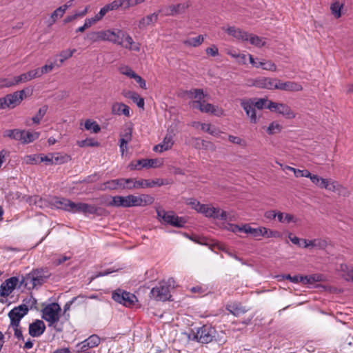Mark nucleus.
<instances>
[{"mask_svg":"<svg viewBox=\"0 0 353 353\" xmlns=\"http://www.w3.org/2000/svg\"><path fill=\"white\" fill-rule=\"evenodd\" d=\"M28 311L29 308L26 304L14 307L8 313V317L10 319V325L18 326L20 325L21 319L28 314Z\"/></svg>","mask_w":353,"mask_h":353,"instance_id":"8","label":"nucleus"},{"mask_svg":"<svg viewBox=\"0 0 353 353\" xmlns=\"http://www.w3.org/2000/svg\"><path fill=\"white\" fill-rule=\"evenodd\" d=\"M343 8V5L339 2L336 1L332 3L330 6V9L332 10V13L334 15L336 19H339L341 16V8Z\"/></svg>","mask_w":353,"mask_h":353,"instance_id":"47","label":"nucleus"},{"mask_svg":"<svg viewBox=\"0 0 353 353\" xmlns=\"http://www.w3.org/2000/svg\"><path fill=\"white\" fill-rule=\"evenodd\" d=\"M161 165V162L157 159H141L132 161L128 168L131 170H140L143 168H158Z\"/></svg>","mask_w":353,"mask_h":353,"instance_id":"12","label":"nucleus"},{"mask_svg":"<svg viewBox=\"0 0 353 353\" xmlns=\"http://www.w3.org/2000/svg\"><path fill=\"white\" fill-rule=\"evenodd\" d=\"M188 4L178 3L176 5H171L165 8V15H175L183 12L188 8Z\"/></svg>","mask_w":353,"mask_h":353,"instance_id":"28","label":"nucleus"},{"mask_svg":"<svg viewBox=\"0 0 353 353\" xmlns=\"http://www.w3.org/2000/svg\"><path fill=\"white\" fill-rule=\"evenodd\" d=\"M84 127L87 130H92L94 133H98L101 130L99 124L96 121H93L90 119L85 121Z\"/></svg>","mask_w":353,"mask_h":353,"instance_id":"42","label":"nucleus"},{"mask_svg":"<svg viewBox=\"0 0 353 353\" xmlns=\"http://www.w3.org/2000/svg\"><path fill=\"white\" fill-rule=\"evenodd\" d=\"M204 41V38L202 35H199L196 37L190 38L184 41L185 45L196 47L201 45Z\"/></svg>","mask_w":353,"mask_h":353,"instance_id":"44","label":"nucleus"},{"mask_svg":"<svg viewBox=\"0 0 353 353\" xmlns=\"http://www.w3.org/2000/svg\"><path fill=\"white\" fill-rule=\"evenodd\" d=\"M158 20V14L157 13H152L147 15L145 17L141 18L139 22V28L143 29L148 26L157 22Z\"/></svg>","mask_w":353,"mask_h":353,"instance_id":"31","label":"nucleus"},{"mask_svg":"<svg viewBox=\"0 0 353 353\" xmlns=\"http://www.w3.org/2000/svg\"><path fill=\"white\" fill-rule=\"evenodd\" d=\"M134 178H119L109 180L100 185L99 190L101 191L116 190H133L134 189Z\"/></svg>","mask_w":353,"mask_h":353,"instance_id":"3","label":"nucleus"},{"mask_svg":"<svg viewBox=\"0 0 353 353\" xmlns=\"http://www.w3.org/2000/svg\"><path fill=\"white\" fill-rule=\"evenodd\" d=\"M225 32L234 38L242 40V41H248L249 34L239 28H236L234 26L228 27Z\"/></svg>","mask_w":353,"mask_h":353,"instance_id":"26","label":"nucleus"},{"mask_svg":"<svg viewBox=\"0 0 353 353\" xmlns=\"http://www.w3.org/2000/svg\"><path fill=\"white\" fill-rule=\"evenodd\" d=\"M261 232H262L261 236H265V237H268V238H270V237L279 238L281 236V234L279 232L271 230L268 229L264 227H262Z\"/></svg>","mask_w":353,"mask_h":353,"instance_id":"49","label":"nucleus"},{"mask_svg":"<svg viewBox=\"0 0 353 353\" xmlns=\"http://www.w3.org/2000/svg\"><path fill=\"white\" fill-rule=\"evenodd\" d=\"M190 143L196 149L208 150L213 147V144L211 142L202 140L199 138H192Z\"/></svg>","mask_w":353,"mask_h":353,"instance_id":"32","label":"nucleus"},{"mask_svg":"<svg viewBox=\"0 0 353 353\" xmlns=\"http://www.w3.org/2000/svg\"><path fill=\"white\" fill-rule=\"evenodd\" d=\"M53 68H54V65L52 64H50V65H45L40 68H37L36 70H37L38 77H39L42 74L50 72L53 69Z\"/></svg>","mask_w":353,"mask_h":353,"instance_id":"63","label":"nucleus"},{"mask_svg":"<svg viewBox=\"0 0 353 353\" xmlns=\"http://www.w3.org/2000/svg\"><path fill=\"white\" fill-rule=\"evenodd\" d=\"M46 330V325L43 321L37 319L29 325V334L32 337L41 336Z\"/></svg>","mask_w":353,"mask_h":353,"instance_id":"19","label":"nucleus"},{"mask_svg":"<svg viewBox=\"0 0 353 353\" xmlns=\"http://www.w3.org/2000/svg\"><path fill=\"white\" fill-rule=\"evenodd\" d=\"M341 270L345 273V279L347 281H353V268L349 267L347 265H341Z\"/></svg>","mask_w":353,"mask_h":353,"instance_id":"51","label":"nucleus"},{"mask_svg":"<svg viewBox=\"0 0 353 353\" xmlns=\"http://www.w3.org/2000/svg\"><path fill=\"white\" fill-rule=\"evenodd\" d=\"M32 272L34 274L32 279H34L36 287L43 285L51 275L48 268L33 269Z\"/></svg>","mask_w":353,"mask_h":353,"instance_id":"16","label":"nucleus"},{"mask_svg":"<svg viewBox=\"0 0 353 353\" xmlns=\"http://www.w3.org/2000/svg\"><path fill=\"white\" fill-rule=\"evenodd\" d=\"M164 184L161 179H156L152 181L148 179L136 180L134 179V189L152 188L155 185L161 186Z\"/></svg>","mask_w":353,"mask_h":353,"instance_id":"18","label":"nucleus"},{"mask_svg":"<svg viewBox=\"0 0 353 353\" xmlns=\"http://www.w3.org/2000/svg\"><path fill=\"white\" fill-rule=\"evenodd\" d=\"M174 143L172 135L167 134L164 137L161 145L165 150H168L172 146Z\"/></svg>","mask_w":353,"mask_h":353,"instance_id":"52","label":"nucleus"},{"mask_svg":"<svg viewBox=\"0 0 353 353\" xmlns=\"http://www.w3.org/2000/svg\"><path fill=\"white\" fill-rule=\"evenodd\" d=\"M100 40L108 41L118 45H123V31L121 30L99 31Z\"/></svg>","mask_w":353,"mask_h":353,"instance_id":"9","label":"nucleus"},{"mask_svg":"<svg viewBox=\"0 0 353 353\" xmlns=\"http://www.w3.org/2000/svg\"><path fill=\"white\" fill-rule=\"evenodd\" d=\"M63 14L64 13H63L61 8L59 7L57 9H56L51 14V16H50V18L52 19V23H54L59 17H61L63 15Z\"/></svg>","mask_w":353,"mask_h":353,"instance_id":"64","label":"nucleus"},{"mask_svg":"<svg viewBox=\"0 0 353 353\" xmlns=\"http://www.w3.org/2000/svg\"><path fill=\"white\" fill-rule=\"evenodd\" d=\"M10 327H12V330L14 331V336L19 340V341H24V337L22 334V328L20 325H18V326L16 325H10Z\"/></svg>","mask_w":353,"mask_h":353,"instance_id":"57","label":"nucleus"},{"mask_svg":"<svg viewBox=\"0 0 353 353\" xmlns=\"http://www.w3.org/2000/svg\"><path fill=\"white\" fill-rule=\"evenodd\" d=\"M132 128L129 127L125 129L124 132L121 134L120 141H122L123 143H128L132 139Z\"/></svg>","mask_w":353,"mask_h":353,"instance_id":"46","label":"nucleus"},{"mask_svg":"<svg viewBox=\"0 0 353 353\" xmlns=\"http://www.w3.org/2000/svg\"><path fill=\"white\" fill-rule=\"evenodd\" d=\"M268 101L267 99H259L256 101L255 99H250L249 100H243L241 102V105L245 111L247 115L250 117V121L252 123H255L256 122V116L255 108L259 110H261L263 108H267V105H268Z\"/></svg>","mask_w":353,"mask_h":353,"instance_id":"2","label":"nucleus"},{"mask_svg":"<svg viewBox=\"0 0 353 353\" xmlns=\"http://www.w3.org/2000/svg\"><path fill=\"white\" fill-rule=\"evenodd\" d=\"M276 78L263 77L256 80L254 83V85L259 88L273 90L276 87Z\"/></svg>","mask_w":353,"mask_h":353,"instance_id":"24","label":"nucleus"},{"mask_svg":"<svg viewBox=\"0 0 353 353\" xmlns=\"http://www.w3.org/2000/svg\"><path fill=\"white\" fill-rule=\"evenodd\" d=\"M250 62L256 68H262L263 70L276 71V65L271 61H255L252 55H250Z\"/></svg>","mask_w":353,"mask_h":353,"instance_id":"22","label":"nucleus"},{"mask_svg":"<svg viewBox=\"0 0 353 353\" xmlns=\"http://www.w3.org/2000/svg\"><path fill=\"white\" fill-rule=\"evenodd\" d=\"M61 311V308L57 303L48 304L41 310L42 319L48 321L49 323L48 325L53 327L58 332L63 331L62 327L57 325Z\"/></svg>","mask_w":353,"mask_h":353,"instance_id":"1","label":"nucleus"},{"mask_svg":"<svg viewBox=\"0 0 353 353\" xmlns=\"http://www.w3.org/2000/svg\"><path fill=\"white\" fill-rule=\"evenodd\" d=\"M248 41L251 44L254 45L257 47H261L265 45V42L256 35L249 34Z\"/></svg>","mask_w":353,"mask_h":353,"instance_id":"55","label":"nucleus"},{"mask_svg":"<svg viewBox=\"0 0 353 353\" xmlns=\"http://www.w3.org/2000/svg\"><path fill=\"white\" fill-rule=\"evenodd\" d=\"M277 218H278L279 221L281 223H289L291 221L295 222L294 216L290 214H285L284 215V214L282 212H278Z\"/></svg>","mask_w":353,"mask_h":353,"instance_id":"48","label":"nucleus"},{"mask_svg":"<svg viewBox=\"0 0 353 353\" xmlns=\"http://www.w3.org/2000/svg\"><path fill=\"white\" fill-rule=\"evenodd\" d=\"M19 284V278L17 276L6 279L0 286V296H8L16 288H18Z\"/></svg>","mask_w":353,"mask_h":353,"instance_id":"15","label":"nucleus"},{"mask_svg":"<svg viewBox=\"0 0 353 353\" xmlns=\"http://www.w3.org/2000/svg\"><path fill=\"white\" fill-rule=\"evenodd\" d=\"M123 34H124V37H123V39L125 40V41L126 42V44L123 45V46L125 48L134 50L136 52H139L140 50L139 44H134L132 37L130 36L126 32H123Z\"/></svg>","mask_w":353,"mask_h":353,"instance_id":"36","label":"nucleus"},{"mask_svg":"<svg viewBox=\"0 0 353 353\" xmlns=\"http://www.w3.org/2000/svg\"><path fill=\"white\" fill-rule=\"evenodd\" d=\"M68 159V157H67V156L61 155L59 153H55V154L52 153L53 164L60 165V164L64 163L67 161Z\"/></svg>","mask_w":353,"mask_h":353,"instance_id":"54","label":"nucleus"},{"mask_svg":"<svg viewBox=\"0 0 353 353\" xmlns=\"http://www.w3.org/2000/svg\"><path fill=\"white\" fill-rule=\"evenodd\" d=\"M321 281V275L320 274H313L310 276H300V282L303 284H313L316 282H319Z\"/></svg>","mask_w":353,"mask_h":353,"instance_id":"39","label":"nucleus"},{"mask_svg":"<svg viewBox=\"0 0 353 353\" xmlns=\"http://www.w3.org/2000/svg\"><path fill=\"white\" fill-rule=\"evenodd\" d=\"M112 298L116 302L129 307H132L137 301V298L134 294L121 289L114 291L112 294Z\"/></svg>","mask_w":353,"mask_h":353,"instance_id":"7","label":"nucleus"},{"mask_svg":"<svg viewBox=\"0 0 353 353\" xmlns=\"http://www.w3.org/2000/svg\"><path fill=\"white\" fill-rule=\"evenodd\" d=\"M47 110H48V105H43V106L41 107L39 109L37 114L31 119L32 122L34 124H39L41 120L43 119L44 115L46 114Z\"/></svg>","mask_w":353,"mask_h":353,"instance_id":"41","label":"nucleus"},{"mask_svg":"<svg viewBox=\"0 0 353 353\" xmlns=\"http://www.w3.org/2000/svg\"><path fill=\"white\" fill-rule=\"evenodd\" d=\"M188 203L191 205L192 209H194L199 212L202 211V209L204 208V204L200 203V202L194 199H190Z\"/></svg>","mask_w":353,"mask_h":353,"instance_id":"59","label":"nucleus"},{"mask_svg":"<svg viewBox=\"0 0 353 353\" xmlns=\"http://www.w3.org/2000/svg\"><path fill=\"white\" fill-rule=\"evenodd\" d=\"M99 343L100 338L97 335L93 334L81 343H79L77 347L80 346V352H85L90 348L98 346Z\"/></svg>","mask_w":353,"mask_h":353,"instance_id":"20","label":"nucleus"},{"mask_svg":"<svg viewBox=\"0 0 353 353\" xmlns=\"http://www.w3.org/2000/svg\"><path fill=\"white\" fill-rule=\"evenodd\" d=\"M276 87L275 89L283 90V91H290V92H296L302 90L303 88L301 85L294 81H285L283 82L281 80L276 79Z\"/></svg>","mask_w":353,"mask_h":353,"instance_id":"17","label":"nucleus"},{"mask_svg":"<svg viewBox=\"0 0 353 353\" xmlns=\"http://www.w3.org/2000/svg\"><path fill=\"white\" fill-rule=\"evenodd\" d=\"M39 77L36 69L30 70L26 73H23L17 76V83H22L30 81L34 78Z\"/></svg>","mask_w":353,"mask_h":353,"instance_id":"34","label":"nucleus"},{"mask_svg":"<svg viewBox=\"0 0 353 353\" xmlns=\"http://www.w3.org/2000/svg\"><path fill=\"white\" fill-rule=\"evenodd\" d=\"M33 277L34 274L32 270L25 276H22L21 281L19 280V284L18 288H20L21 286H23L28 290L36 288V286H34V279H32Z\"/></svg>","mask_w":353,"mask_h":353,"instance_id":"27","label":"nucleus"},{"mask_svg":"<svg viewBox=\"0 0 353 353\" xmlns=\"http://www.w3.org/2000/svg\"><path fill=\"white\" fill-rule=\"evenodd\" d=\"M228 140L236 145H239L243 148L246 147L247 144L245 140L242 139L241 138L239 137H235L233 135H229L228 136Z\"/></svg>","mask_w":353,"mask_h":353,"instance_id":"60","label":"nucleus"},{"mask_svg":"<svg viewBox=\"0 0 353 353\" xmlns=\"http://www.w3.org/2000/svg\"><path fill=\"white\" fill-rule=\"evenodd\" d=\"M282 126L280 124L272 122L268 126L267 129V132L269 134H274L280 132Z\"/></svg>","mask_w":353,"mask_h":353,"instance_id":"56","label":"nucleus"},{"mask_svg":"<svg viewBox=\"0 0 353 353\" xmlns=\"http://www.w3.org/2000/svg\"><path fill=\"white\" fill-rule=\"evenodd\" d=\"M194 109H198L202 112L211 113L215 116H221L223 114L221 109L211 103H206L204 100H195L192 102Z\"/></svg>","mask_w":353,"mask_h":353,"instance_id":"11","label":"nucleus"},{"mask_svg":"<svg viewBox=\"0 0 353 353\" xmlns=\"http://www.w3.org/2000/svg\"><path fill=\"white\" fill-rule=\"evenodd\" d=\"M129 200L128 196H112V201L108 205L114 207L129 208Z\"/></svg>","mask_w":353,"mask_h":353,"instance_id":"29","label":"nucleus"},{"mask_svg":"<svg viewBox=\"0 0 353 353\" xmlns=\"http://www.w3.org/2000/svg\"><path fill=\"white\" fill-rule=\"evenodd\" d=\"M111 113L112 114L119 116L123 114L128 117L130 116V108L127 105L119 102H115L112 104Z\"/></svg>","mask_w":353,"mask_h":353,"instance_id":"25","label":"nucleus"},{"mask_svg":"<svg viewBox=\"0 0 353 353\" xmlns=\"http://www.w3.org/2000/svg\"><path fill=\"white\" fill-rule=\"evenodd\" d=\"M78 145L79 147H98L100 145V143L96 141L94 139H85L84 140H81L78 141Z\"/></svg>","mask_w":353,"mask_h":353,"instance_id":"43","label":"nucleus"},{"mask_svg":"<svg viewBox=\"0 0 353 353\" xmlns=\"http://www.w3.org/2000/svg\"><path fill=\"white\" fill-rule=\"evenodd\" d=\"M125 97L132 100L134 103H137V105L139 108H143L144 107V99L143 97H141L139 94L133 91H128Z\"/></svg>","mask_w":353,"mask_h":353,"instance_id":"35","label":"nucleus"},{"mask_svg":"<svg viewBox=\"0 0 353 353\" xmlns=\"http://www.w3.org/2000/svg\"><path fill=\"white\" fill-rule=\"evenodd\" d=\"M168 283V285L165 282L159 283L158 286H156L151 290V296L157 301H170L171 294L170 293L169 288L171 285V283H174V280L169 279Z\"/></svg>","mask_w":353,"mask_h":353,"instance_id":"6","label":"nucleus"},{"mask_svg":"<svg viewBox=\"0 0 353 353\" xmlns=\"http://www.w3.org/2000/svg\"><path fill=\"white\" fill-rule=\"evenodd\" d=\"M23 130L20 129H12V130H6L3 132V137H9L11 139H14L16 141H19L21 143L22 136H23Z\"/></svg>","mask_w":353,"mask_h":353,"instance_id":"33","label":"nucleus"},{"mask_svg":"<svg viewBox=\"0 0 353 353\" xmlns=\"http://www.w3.org/2000/svg\"><path fill=\"white\" fill-rule=\"evenodd\" d=\"M84 203L79 202V203H74L72 202V204L70 206V211L71 213H82L83 214L84 210Z\"/></svg>","mask_w":353,"mask_h":353,"instance_id":"50","label":"nucleus"},{"mask_svg":"<svg viewBox=\"0 0 353 353\" xmlns=\"http://www.w3.org/2000/svg\"><path fill=\"white\" fill-rule=\"evenodd\" d=\"M22 144H28L33 142L34 140L39 139L40 132H30L29 130H23Z\"/></svg>","mask_w":353,"mask_h":353,"instance_id":"30","label":"nucleus"},{"mask_svg":"<svg viewBox=\"0 0 353 353\" xmlns=\"http://www.w3.org/2000/svg\"><path fill=\"white\" fill-rule=\"evenodd\" d=\"M157 217L160 221L176 228H183L186 223L184 217L178 216L173 211H165L161 208H157Z\"/></svg>","mask_w":353,"mask_h":353,"instance_id":"4","label":"nucleus"},{"mask_svg":"<svg viewBox=\"0 0 353 353\" xmlns=\"http://www.w3.org/2000/svg\"><path fill=\"white\" fill-rule=\"evenodd\" d=\"M185 93L188 95L190 98L197 99V100H203L205 94L202 89H193L185 91Z\"/></svg>","mask_w":353,"mask_h":353,"instance_id":"40","label":"nucleus"},{"mask_svg":"<svg viewBox=\"0 0 353 353\" xmlns=\"http://www.w3.org/2000/svg\"><path fill=\"white\" fill-rule=\"evenodd\" d=\"M287 169L293 171L296 177L309 178V176H310V172L307 170H299L290 166H287Z\"/></svg>","mask_w":353,"mask_h":353,"instance_id":"45","label":"nucleus"},{"mask_svg":"<svg viewBox=\"0 0 353 353\" xmlns=\"http://www.w3.org/2000/svg\"><path fill=\"white\" fill-rule=\"evenodd\" d=\"M267 109L282 114L286 119H294L295 117L294 112L291 110L290 106L285 103L269 101Z\"/></svg>","mask_w":353,"mask_h":353,"instance_id":"10","label":"nucleus"},{"mask_svg":"<svg viewBox=\"0 0 353 353\" xmlns=\"http://www.w3.org/2000/svg\"><path fill=\"white\" fill-rule=\"evenodd\" d=\"M72 202L70 199L63 197H54L51 200V204L55 208L69 212L70 211V205H71Z\"/></svg>","mask_w":353,"mask_h":353,"instance_id":"23","label":"nucleus"},{"mask_svg":"<svg viewBox=\"0 0 353 353\" xmlns=\"http://www.w3.org/2000/svg\"><path fill=\"white\" fill-rule=\"evenodd\" d=\"M141 199V206H145L148 205H151L153 203L154 199L153 196L149 195V194H141L139 196Z\"/></svg>","mask_w":353,"mask_h":353,"instance_id":"62","label":"nucleus"},{"mask_svg":"<svg viewBox=\"0 0 353 353\" xmlns=\"http://www.w3.org/2000/svg\"><path fill=\"white\" fill-rule=\"evenodd\" d=\"M25 97L26 92L24 90L8 94L0 98V109H12L19 105Z\"/></svg>","mask_w":353,"mask_h":353,"instance_id":"5","label":"nucleus"},{"mask_svg":"<svg viewBox=\"0 0 353 353\" xmlns=\"http://www.w3.org/2000/svg\"><path fill=\"white\" fill-rule=\"evenodd\" d=\"M83 207V214L85 215L95 214L97 216H107L109 214L107 210L94 205L84 203Z\"/></svg>","mask_w":353,"mask_h":353,"instance_id":"21","label":"nucleus"},{"mask_svg":"<svg viewBox=\"0 0 353 353\" xmlns=\"http://www.w3.org/2000/svg\"><path fill=\"white\" fill-rule=\"evenodd\" d=\"M227 310L233 315L239 316L246 312L245 307L240 304H232L227 305Z\"/></svg>","mask_w":353,"mask_h":353,"instance_id":"37","label":"nucleus"},{"mask_svg":"<svg viewBox=\"0 0 353 353\" xmlns=\"http://www.w3.org/2000/svg\"><path fill=\"white\" fill-rule=\"evenodd\" d=\"M339 183L336 181H334L331 179L323 180L320 188H325L327 190L336 192L339 187Z\"/></svg>","mask_w":353,"mask_h":353,"instance_id":"38","label":"nucleus"},{"mask_svg":"<svg viewBox=\"0 0 353 353\" xmlns=\"http://www.w3.org/2000/svg\"><path fill=\"white\" fill-rule=\"evenodd\" d=\"M76 52V49L70 50H65L61 52L59 56L61 57L60 61L63 63L65 60L71 57L73 54Z\"/></svg>","mask_w":353,"mask_h":353,"instance_id":"61","label":"nucleus"},{"mask_svg":"<svg viewBox=\"0 0 353 353\" xmlns=\"http://www.w3.org/2000/svg\"><path fill=\"white\" fill-rule=\"evenodd\" d=\"M215 332L214 328L210 325H205L197 330L195 338L200 343H208L212 341Z\"/></svg>","mask_w":353,"mask_h":353,"instance_id":"14","label":"nucleus"},{"mask_svg":"<svg viewBox=\"0 0 353 353\" xmlns=\"http://www.w3.org/2000/svg\"><path fill=\"white\" fill-rule=\"evenodd\" d=\"M129 200V208L133 206H141V199L140 196H134L132 194H130L128 196Z\"/></svg>","mask_w":353,"mask_h":353,"instance_id":"53","label":"nucleus"},{"mask_svg":"<svg viewBox=\"0 0 353 353\" xmlns=\"http://www.w3.org/2000/svg\"><path fill=\"white\" fill-rule=\"evenodd\" d=\"M119 72L130 78L133 79L136 73L129 66L124 65L119 68Z\"/></svg>","mask_w":353,"mask_h":353,"instance_id":"58","label":"nucleus"},{"mask_svg":"<svg viewBox=\"0 0 353 353\" xmlns=\"http://www.w3.org/2000/svg\"><path fill=\"white\" fill-rule=\"evenodd\" d=\"M200 212L204 214L207 217L218 219L222 221H232L231 216L227 212L219 208L210 207L207 205H204V208Z\"/></svg>","mask_w":353,"mask_h":353,"instance_id":"13","label":"nucleus"}]
</instances>
